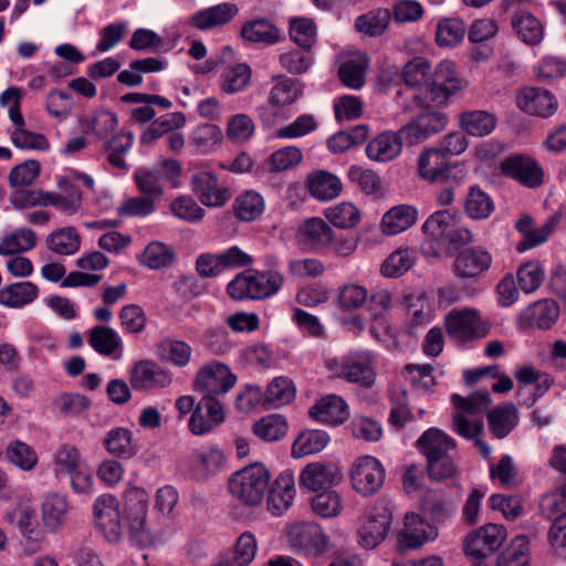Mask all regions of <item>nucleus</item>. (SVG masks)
<instances>
[{"instance_id": "1", "label": "nucleus", "mask_w": 566, "mask_h": 566, "mask_svg": "<svg viewBox=\"0 0 566 566\" xmlns=\"http://www.w3.org/2000/svg\"><path fill=\"white\" fill-rule=\"evenodd\" d=\"M284 276L279 271L245 270L237 274L227 286L228 295L235 301L264 300L279 292Z\"/></svg>"}, {"instance_id": "2", "label": "nucleus", "mask_w": 566, "mask_h": 566, "mask_svg": "<svg viewBox=\"0 0 566 566\" xmlns=\"http://www.w3.org/2000/svg\"><path fill=\"white\" fill-rule=\"evenodd\" d=\"M271 472L262 463H252L234 472L228 482L230 494L242 505L254 507L262 504Z\"/></svg>"}, {"instance_id": "3", "label": "nucleus", "mask_w": 566, "mask_h": 566, "mask_svg": "<svg viewBox=\"0 0 566 566\" xmlns=\"http://www.w3.org/2000/svg\"><path fill=\"white\" fill-rule=\"evenodd\" d=\"M462 88L458 76L455 63L450 60L441 61L434 69L430 82L424 87V97L412 94L418 106L427 107L429 104L443 105L449 98Z\"/></svg>"}, {"instance_id": "4", "label": "nucleus", "mask_w": 566, "mask_h": 566, "mask_svg": "<svg viewBox=\"0 0 566 566\" xmlns=\"http://www.w3.org/2000/svg\"><path fill=\"white\" fill-rule=\"evenodd\" d=\"M273 80L275 83L269 92L268 104L258 108L260 120L269 126L284 118L283 109L295 103L303 93L300 82L295 78L281 75Z\"/></svg>"}, {"instance_id": "5", "label": "nucleus", "mask_w": 566, "mask_h": 566, "mask_svg": "<svg viewBox=\"0 0 566 566\" xmlns=\"http://www.w3.org/2000/svg\"><path fill=\"white\" fill-rule=\"evenodd\" d=\"M506 538L507 531L504 525L488 523L465 536L463 552L467 557L481 564L497 552Z\"/></svg>"}, {"instance_id": "6", "label": "nucleus", "mask_w": 566, "mask_h": 566, "mask_svg": "<svg viewBox=\"0 0 566 566\" xmlns=\"http://www.w3.org/2000/svg\"><path fill=\"white\" fill-rule=\"evenodd\" d=\"M349 479L353 490L364 496L379 492L386 480L382 463L373 455L358 457L350 467Z\"/></svg>"}, {"instance_id": "7", "label": "nucleus", "mask_w": 566, "mask_h": 566, "mask_svg": "<svg viewBox=\"0 0 566 566\" xmlns=\"http://www.w3.org/2000/svg\"><path fill=\"white\" fill-rule=\"evenodd\" d=\"M444 328L448 335L461 344L483 338L489 326L474 308L452 310L444 317Z\"/></svg>"}, {"instance_id": "8", "label": "nucleus", "mask_w": 566, "mask_h": 566, "mask_svg": "<svg viewBox=\"0 0 566 566\" xmlns=\"http://www.w3.org/2000/svg\"><path fill=\"white\" fill-rule=\"evenodd\" d=\"M235 381V375L226 364L211 361L198 370L193 380V389L202 397L219 399L234 386Z\"/></svg>"}, {"instance_id": "9", "label": "nucleus", "mask_w": 566, "mask_h": 566, "mask_svg": "<svg viewBox=\"0 0 566 566\" xmlns=\"http://www.w3.org/2000/svg\"><path fill=\"white\" fill-rule=\"evenodd\" d=\"M392 521L391 510L385 500H377L366 513L358 531L359 544L367 549L378 546L387 536Z\"/></svg>"}, {"instance_id": "10", "label": "nucleus", "mask_w": 566, "mask_h": 566, "mask_svg": "<svg viewBox=\"0 0 566 566\" xmlns=\"http://www.w3.org/2000/svg\"><path fill=\"white\" fill-rule=\"evenodd\" d=\"M501 172L524 187L536 189L545 181L542 165L532 156L515 154L506 157L500 165Z\"/></svg>"}, {"instance_id": "11", "label": "nucleus", "mask_w": 566, "mask_h": 566, "mask_svg": "<svg viewBox=\"0 0 566 566\" xmlns=\"http://www.w3.org/2000/svg\"><path fill=\"white\" fill-rule=\"evenodd\" d=\"M226 420V411L220 399L201 397L193 409L188 428L195 436L210 433Z\"/></svg>"}, {"instance_id": "12", "label": "nucleus", "mask_w": 566, "mask_h": 566, "mask_svg": "<svg viewBox=\"0 0 566 566\" xmlns=\"http://www.w3.org/2000/svg\"><path fill=\"white\" fill-rule=\"evenodd\" d=\"M407 145V135L397 130H384L373 137L366 145L365 154L368 159L375 163L386 164L398 158L403 145Z\"/></svg>"}, {"instance_id": "13", "label": "nucleus", "mask_w": 566, "mask_h": 566, "mask_svg": "<svg viewBox=\"0 0 566 566\" xmlns=\"http://www.w3.org/2000/svg\"><path fill=\"white\" fill-rule=\"evenodd\" d=\"M562 219V212L557 211L549 216L541 227L535 228L534 220L531 216L525 214L520 218L515 227L523 235V239L517 243L516 250L518 252H525L546 242L557 229Z\"/></svg>"}, {"instance_id": "14", "label": "nucleus", "mask_w": 566, "mask_h": 566, "mask_svg": "<svg viewBox=\"0 0 566 566\" xmlns=\"http://www.w3.org/2000/svg\"><path fill=\"white\" fill-rule=\"evenodd\" d=\"M266 506L271 515L283 516L293 505L296 495L295 479L291 470L280 472L269 483Z\"/></svg>"}, {"instance_id": "15", "label": "nucleus", "mask_w": 566, "mask_h": 566, "mask_svg": "<svg viewBox=\"0 0 566 566\" xmlns=\"http://www.w3.org/2000/svg\"><path fill=\"white\" fill-rule=\"evenodd\" d=\"M439 535L438 527L415 512L406 513L403 527L398 533V544L402 549H417Z\"/></svg>"}, {"instance_id": "16", "label": "nucleus", "mask_w": 566, "mask_h": 566, "mask_svg": "<svg viewBox=\"0 0 566 566\" xmlns=\"http://www.w3.org/2000/svg\"><path fill=\"white\" fill-rule=\"evenodd\" d=\"M124 516L133 537H140L147 528L149 497L143 488L129 486L124 493Z\"/></svg>"}, {"instance_id": "17", "label": "nucleus", "mask_w": 566, "mask_h": 566, "mask_svg": "<svg viewBox=\"0 0 566 566\" xmlns=\"http://www.w3.org/2000/svg\"><path fill=\"white\" fill-rule=\"evenodd\" d=\"M94 516L97 527L108 542H117L123 532L119 503L112 494L98 496L94 503Z\"/></svg>"}, {"instance_id": "18", "label": "nucleus", "mask_w": 566, "mask_h": 566, "mask_svg": "<svg viewBox=\"0 0 566 566\" xmlns=\"http://www.w3.org/2000/svg\"><path fill=\"white\" fill-rule=\"evenodd\" d=\"M190 185L193 193L206 207H222L231 198L230 190L221 186L217 176L210 171L193 174Z\"/></svg>"}, {"instance_id": "19", "label": "nucleus", "mask_w": 566, "mask_h": 566, "mask_svg": "<svg viewBox=\"0 0 566 566\" xmlns=\"http://www.w3.org/2000/svg\"><path fill=\"white\" fill-rule=\"evenodd\" d=\"M491 253L482 247L461 250L454 258L453 272L460 279H478L492 265Z\"/></svg>"}, {"instance_id": "20", "label": "nucleus", "mask_w": 566, "mask_h": 566, "mask_svg": "<svg viewBox=\"0 0 566 566\" xmlns=\"http://www.w3.org/2000/svg\"><path fill=\"white\" fill-rule=\"evenodd\" d=\"M171 375L157 363L142 359L134 364L129 382L135 390L165 388L171 384Z\"/></svg>"}, {"instance_id": "21", "label": "nucleus", "mask_w": 566, "mask_h": 566, "mask_svg": "<svg viewBox=\"0 0 566 566\" xmlns=\"http://www.w3.org/2000/svg\"><path fill=\"white\" fill-rule=\"evenodd\" d=\"M448 117L442 112H426L401 126L407 135V146H413L444 129Z\"/></svg>"}, {"instance_id": "22", "label": "nucleus", "mask_w": 566, "mask_h": 566, "mask_svg": "<svg viewBox=\"0 0 566 566\" xmlns=\"http://www.w3.org/2000/svg\"><path fill=\"white\" fill-rule=\"evenodd\" d=\"M238 12L237 4L223 2L195 12L185 24L200 31H209L228 24Z\"/></svg>"}, {"instance_id": "23", "label": "nucleus", "mask_w": 566, "mask_h": 566, "mask_svg": "<svg viewBox=\"0 0 566 566\" xmlns=\"http://www.w3.org/2000/svg\"><path fill=\"white\" fill-rule=\"evenodd\" d=\"M417 172L429 184L443 181L451 172L450 160L443 150L436 147L426 148L418 156Z\"/></svg>"}, {"instance_id": "24", "label": "nucleus", "mask_w": 566, "mask_h": 566, "mask_svg": "<svg viewBox=\"0 0 566 566\" xmlns=\"http://www.w3.org/2000/svg\"><path fill=\"white\" fill-rule=\"evenodd\" d=\"M516 102L523 112L541 117H548L557 109V101L551 92L537 87L523 88Z\"/></svg>"}, {"instance_id": "25", "label": "nucleus", "mask_w": 566, "mask_h": 566, "mask_svg": "<svg viewBox=\"0 0 566 566\" xmlns=\"http://www.w3.org/2000/svg\"><path fill=\"white\" fill-rule=\"evenodd\" d=\"M374 356L369 352L347 355L345 380L363 388H371L376 380Z\"/></svg>"}, {"instance_id": "26", "label": "nucleus", "mask_w": 566, "mask_h": 566, "mask_svg": "<svg viewBox=\"0 0 566 566\" xmlns=\"http://www.w3.org/2000/svg\"><path fill=\"white\" fill-rule=\"evenodd\" d=\"M559 316L557 303L551 298H542L530 304L521 314V322L526 327L548 329Z\"/></svg>"}, {"instance_id": "27", "label": "nucleus", "mask_w": 566, "mask_h": 566, "mask_svg": "<svg viewBox=\"0 0 566 566\" xmlns=\"http://www.w3.org/2000/svg\"><path fill=\"white\" fill-rule=\"evenodd\" d=\"M368 66L369 59L366 53H349L338 66L339 81L348 88L359 90L365 84Z\"/></svg>"}, {"instance_id": "28", "label": "nucleus", "mask_w": 566, "mask_h": 566, "mask_svg": "<svg viewBox=\"0 0 566 566\" xmlns=\"http://www.w3.org/2000/svg\"><path fill=\"white\" fill-rule=\"evenodd\" d=\"M57 187L62 191L61 193L48 191L49 205L69 214L76 213L83 205L82 190L70 177L59 178Z\"/></svg>"}, {"instance_id": "29", "label": "nucleus", "mask_w": 566, "mask_h": 566, "mask_svg": "<svg viewBox=\"0 0 566 566\" xmlns=\"http://www.w3.org/2000/svg\"><path fill=\"white\" fill-rule=\"evenodd\" d=\"M240 36L245 42L270 46L280 42L281 30L265 18L253 19L242 24Z\"/></svg>"}, {"instance_id": "30", "label": "nucleus", "mask_w": 566, "mask_h": 566, "mask_svg": "<svg viewBox=\"0 0 566 566\" xmlns=\"http://www.w3.org/2000/svg\"><path fill=\"white\" fill-rule=\"evenodd\" d=\"M511 25L518 39L527 45H537L544 39V24L530 11H515L511 18Z\"/></svg>"}, {"instance_id": "31", "label": "nucleus", "mask_w": 566, "mask_h": 566, "mask_svg": "<svg viewBox=\"0 0 566 566\" xmlns=\"http://www.w3.org/2000/svg\"><path fill=\"white\" fill-rule=\"evenodd\" d=\"M87 343L99 355L118 358L123 349L119 334L112 327L96 325L88 331Z\"/></svg>"}, {"instance_id": "32", "label": "nucleus", "mask_w": 566, "mask_h": 566, "mask_svg": "<svg viewBox=\"0 0 566 566\" xmlns=\"http://www.w3.org/2000/svg\"><path fill=\"white\" fill-rule=\"evenodd\" d=\"M416 446L426 458H433L455 450V440L438 428H429L417 440Z\"/></svg>"}, {"instance_id": "33", "label": "nucleus", "mask_w": 566, "mask_h": 566, "mask_svg": "<svg viewBox=\"0 0 566 566\" xmlns=\"http://www.w3.org/2000/svg\"><path fill=\"white\" fill-rule=\"evenodd\" d=\"M417 219L418 211L413 206L398 205L382 216L380 228L386 235H396L412 227Z\"/></svg>"}, {"instance_id": "34", "label": "nucleus", "mask_w": 566, "mask_h": 566, "mask_svg": "<svg viewBox=\"0 0 566 566\" xmlns=\"http://www.w3.org/2000/svg\"><path fill=\"white\" fill-rule=\"evenodd\" d=\"M489 429L496 439H503L517 426L518 412L513 402L497 406L486 415Z\"/></svg>"}, {"instance_id": "35", "label": "nucleus", "mask_w": 566, "mask_h": 566, "mask_svg": "<svg viewBox=\"0 0 566 566\" xmlns=\"http://www.w3.org/2000/svg\"><path fill=\"white\" fill-rule=\"evenodd\" d=\"M39 296V287L30 281L15 282L0 289V304L11 308H21Z\"/></svg>"}, {"instance_id": "36", "label": "nucleus", "mask_w": 566, "mask_h": 566, "mask_svg": "<svg viewBox=\"0 0 566 566\" xmlns=\"http://www.w3.org/2000/svg\"><path fill=\"white\" fill-rule=\"evenodd\" d=\"M186 117L181 112L168 113L159 116L149 124V126L140 135L143 145H151L165 135H169L172 130L184 127Z\"/></svg>"}, {"instance_id": "37", "label": "nucleus", "mask_w": 566, "mask_h": 566, "mask_svg": "<svg viewBox=\"0 0 566 566\" xmlns=\"http://www.w3.org/2000/svg\"><path fill=\"white\" fill-rule=\"evenodd\" d=\"M69 503L64 495L48 494L41 504V517L45 528L56 531L66 520Z\"/></svg>"}, {"instance_id": "38", "label": "nucleus", "mask_w": 566, "mask_h": 566, "mask_svg": "<svg viewBox=\"0 0 566 566\" xmlns=\"http://www.w3.org/2000/svg\"><path fill=\"white\" fill-rule=\"evenodd\" d=\"M265 209L264 198L255 190H245L233 201L232 210L234 216L243 222H251L259 219Z\"/></svg>"}, {"instance_id": "39", "label": "nucleus", "mask_w": 566, "mask_h": 566, "mask_svg": "<svg viewBox=\"0 0 566 566\" xmlns=\"http://www.w3.org/2000/svg\"><path fill=\"white\" fill-rule=\"evenodd\" d=\"M289 431V422L282 415H266L255 421L252 432L264 442H276L282 440Z\"/></svg>"}, {"instance_id": "40", "label": "nucleus", "mask_w": 566, "mask_h": 566, "mask_svg": "<svg viewBox=\"0 0 566 566\" xmlns=\"http://www.w3.org/2000/svg\"><path fill=\"white\" fill-rule=\"evenodd\" d=\"M252 70L247 63H238L223 70L220 90L228 95L243 92L251 84Z\"/></svg>"}, {"instance_id": "41", "label": "nucleus", "mask_w": 566, "mask_h": 566, "mask_svg": "<svg viewBox=\"0 0 566 566\" xmlns=\"http://www.w3.org/2000/svg\"><path fill=\"white\" fill-rule=\"evenodd\" d=\"M156 354L174 366L186 367L191 360L192 348L184 340L164 338L156 345Z\"/></svg>"}, {"instance_id": "42", "label": "nucleus", "mask_w": 566, "mask_h": 566, "mask_svg": "<svg viewBox=\"0 0 566 566\" xmlns=\"http://www.w3.org/2000/svg\"><path fill=\"white\" fill-rule=\"evenodd\" d=\"M295 386L289 377H275L263 395V406L265 408H280L289 405L295 398Z\"/></svg>"}, {"instance_id": "43", "label": "nucleus", "mask_w": 566, "mask_h": 566, "mask_svg": "<svg viewBox=\"0 0 566 566\" xmlns=\"http://www.w3.org/2000/svg\"><path fill=\"white\" fill-rule=\"evenodd\" d=\"M287 539L292 547L306 555H318V542L314 525L296 522L290 525Z\"/></svg>"}, {"instance_id": "44", "label": "nucleus", "mask_w": 566, "mask_h": 566, "mask_svg": "<svg viewBox=\"0 0 566 566\" xmlns=\"http://www.w3.org/2000/svg\"><path fill=\"white\" fill-rule=\"evenodd\" d=\"M530 560V538L526 535H517L497 556L496 566H528Z\"/></svg>"}, {"instance_id": "45", "label": "nucleus", "mask_w": 566, "mask_h": 566, "mask_svg": "<svg viewBox=\"0 0 566 566\" xmlns=\"http://www.w3.org/2000/svg\"><path fill=\"white\" fill-rule=\"evenodd\" d=\"M46 247L56 254L72 255L80 250L81 235L73 227L61 228L48 235Z\"/></svg>"}, {"instance_id": "46", "label": "nucleus", "mask_w": 566, "mask_h": 566, "mask_svg": "<svg viewBox=\"0 0 566 566\" xmlns=\"http://www.w3.org/2000/svg\"><path fill=\"white\" fill-rule=\"evenodd\" d=\"M390 17V12L387 9L370 10L356 18L355 29L357 32L370 38L380 36L388 29Z\"/></svg>"}, {"instance_id": "47", "label": "nucleus", "mask_w": 566, "mask_h": 566, "mask_svg": "<svg viewBox=\"0 0 566 566\" xmlns=\"http://www.w3.org/2000/svg\"><path fill=\"white\" fill-rule=\"evenodd\" d=\"M369 135V127L366 124H359L348 130L335 133L327 139V148L334 154H340L352 147L364 144Z\"/></svg>"}, {"instance_id": "48", "label": "nucleus", "mask_w": 566, "mask_h": 566, "mask_svg": "<svg viewBox=\"0 0 566 566\" xmlns=\"http://www.w3.org/2000/svg\"><path fill=\"white\" fill-rule=\"evenodd\" d=\"M545 269L538 260L522 263L516 270V281L520 290L525 294L536 292L544 283Z\"/></svg>"}, {"instance_id": "49", "label": "nucleus", "mask_w": 566, "mask_h": 566, "mask_svg": "<svg viewBox=\"0 0 566 566\" xmlns=\"http://www.w3.org/2000/svg\"><path fill=\"white\" fill-rule=\"evenodd\" d=\"M132 437L130 430L117 427L107 432L103 444L108 453L120 459H130L136 454Z\"/></svg>"}, {"instance_id": "50", "label": "nucleus", "mask_w": 566, "mask_h": 566, "mask_svg": "<svg viewBox=\"0 0 566 566\" xmlns=\"http://www.w3.org/2000/svg\"><path fill=\"white\" fill-rule=\"evenodd\" d=\"M38 243L36 233L29 228H19L0 242L1 255H14L32 250Z\"/></svg>"}, {"instance_id": "51", "label": "nucleus", "mask_w": 566, "mask_h": 566, "mask_svg": "<svg viewBox=\"0 0 566 566\" xmlns=\"http://www.w3.org/2000/svg\"><path fill=\"white\" fill-rule=\"evenodd\" d=\"M460 124L468 134L483 137L495 128L496 118L486 111H468L461 113Z\"/></svg>"}, {"instance_id": "52", "label": "nucleus", "mask_w": 566, "mask_h": 566, "mask_svg": "<svg viewBox=\"0 0 566 566\" xmlns=\"http://www.w3.org/2000/svg\"><path fill=\"white\" fill-rule=\"evenodd\" d=\"M494 211V202L491 197L479 186L469 189L464 200V212L473 220H484Z\"/></svg>"}, {"instance_id": "53", "label": "nucleus", "mask_w": 566, "mask_h": 566, "mask_svg": "<svg viewBox=\"0 0 566 566\" xmlns=\"http://www.w3.org/2000/svg\"><path fill=\"white\" fill-rule=\"evenodd\" d=\"M134 143V134L132 132H120L105 144V150L108 151V164L119 170L126 171L128 165L125 155L129 151Z\"/></svg>"}, {"instance_id": "54", "label": "nucleus", "mask_w": 566, "mask_h": 566, "mask_svg": "<svg viewBox=\"0 0 566 566\" xmlns=\"http://www.w3.org/2000/svg\"><path fill=\"white\" fill-rule=\"evenodd\" d=\"M348 418V405L340 396L331 394L321 398V423L339 426Z\"/></svg>"}, {"instance_id": "55", "label": "nucleus", "mask_w": 566, "mask_h": 566, "mask_svg": "<svg viewBox=\"0 0 566 566\" xmlns=\"http://www.w3.org/2000/svg\"><path fill=\"white\" fill-rule=\"evenodd\" d=\"M6 457L10 463L22 471H31L38 464V453L28 443L13 440L6 448Z\"/></svg>"}, {"instance_id": "56", "label": "nucleus", "mask_w": 566, "mask_h": 566, "mask_svg": "<svg viewBox=\"0 0 566 566\" xmlns=\"http://www.w3.org/2000/svg\"><path fill=\"white\" fill-rule=\"evenodd\" d=\"M321 249L340 256H347L355 250L353 240L337 234L328 224L321 220Z\"/></svg>"}, {"instance_id": "57", "label": "nucleus", "mask_w": 566, "mask_h": 566, "mask_svg": "<svg viewBox=\"0 0 566 566\" xmlns=\"http://www.w3.org/2000/svg\"><path fill=\"white\" fill-rule=\"evenodd\" d=\"M133 178L137 190L144 197H150L155 201L164 195V185L158 170L140 168L135 171Z\"/></svg>"}, {"instance_id": "58", "label": "nucleus", "mask_w": 566, "mask_h": 566, "mask_svg": "<svg viewBox=\"0 0 566 566\" xmlns=\"http://www.w3.org/2000/svg\"><path fill=\"white\" fill-rule=\"evenodd\" d=\"M303 154L296 146H285L273 151L266 159L270 172H282L300 165Z\"/></svg>"}, {"instance_id": "59", "label": "nucleus", "mask_w": 566, "mask_h": 566, "mask_svg": "<svg viewBox=\"0 0 566 566\" xmlns=\"http://www.w3.org/2000/svg\"><path fill=\"white\" fill-rule=\"evenodd\" d=\"M467 32L462 20L455 18H446L437 25L436 41L439 46H452L460 43Z\"/></svg>"}, {"instance_id": "60", "label": "nucleus", "mask_w": 566, "mask_h": 566, "mask_svg": "<svg viewBox=\"0 0 566 566\" xmlns=\"http://www.w3.org/2000/svg\"><path fill=\"white\" fill-rule=\"evenodd\" d=\"M326 219L339 229H350L360 221L359 210L349 202H342L324 211Z\"/></svg>"}, {"instance_id": "61", "label": "nucleus", "mask_w": 566, "mask_h": 566, "mask_svg": "<svg viewBox=\"0 0 566 566\" xmlns=\"http://www.w3.org/2000/svg\"><path fill=\"white\" fill-rule=\"evenodd\" d=\"M175 259L174 251L161 242L149 243L140 259V263L151 270H159L171 265Z\"/></svg>"}, {"instance_id": "62", "label": "nucleus", "mask_w": 566, "mask_h": 566, "mask_svg": "<svg viewBox=\"0 0 566 566\" xmlns=\"http://www.w3.org/2000/svg\"><path fill=\"white\" fill-rule=\"evenodd\" d=\"M290 36L303 50H310L316 38V24L308 18H293L290 20Z\"/></svg>"}, {"instance_id": "63", "label": "nucleus", "mask_w": 566, "mask_h": 566, "mask_svg": "<svg viewBox=\"0 0 566 566\" xmlns=\"http://www.w3.org/2000/svg\"><path fill=\"white\" fill-rule=\"evenodd\" d=\"M120 327L126 334H140L147 325V316L137 304L124 305L118 312Z\"/></svg>"}, {"instance_id": "64", "label": "nucleus", "mask_w": 566, "mask_h": 566, "mask_svg": "<svg viewBox=\"0 0 566 566\" xmlns=\"http://www.w3.org/2000/svg\"><path fill=\"white\" fill-rule=\"evenodd\" d=\"M415 258L409 249H397L381 264L380 272L388 277L405 274L413 264Z\"/></svg>"}]
</instances>
